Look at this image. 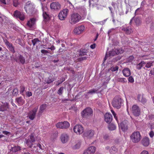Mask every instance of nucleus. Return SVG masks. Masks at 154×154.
Wrapping results in <instances>:
<instances>
[{"label": "nucleus", "instance_id": "obj_4", "mask_svg": "<svg viewBox=\"0 0 154 154\" xmlns=\"http://www.w3.org/2000/svg\"><path fill=\"white\" fill-rule=\"evenodd\" d=\"M122 101V100L120 97L116 96L113 100L112 104L113 107L118 109L120 108Z\"/></svg>", "mask_w": 154, "mask_h": 154}, {"label": "nucleus", "instance_id": "obj_31", "mask_svg": "<svg viewBox=\"0 0 154 154\" xmlns=\"http://www.w3.org/2000/svg\"><path fill=\"white\" fill-rule=\"evenodd\" d=\"M16 101L19 105L21 106L23 105L25 103V100L21 97L16 99Z\"/></svg>", "mask_w": 154, "mask_h": 154}, {"label": "nucleus", "instance_id": "obj_63", "mask_svg": "<svg viewBox=\"0 0 154 154\" xmlns=\"http://www.w3.org/2000/svg\"><path fill=\"white\" fill-rule=\"evenodd\" d=\"M2 133L5 134V135H8V134H9L10 133L9 132H8L7 131H2Z\"/></svg>", "mask_w": 154, "mask_h": 154}, {"label": "nucleus", "instance_id": "obj_36", "mask_svg": "<svg viewBox=\"0 0 154 154\" xmlns=\"http://www.w3.org/2000/svg\"><path fill=\"white\" fill-rule=\"evenodd\" d=\"M117 149L114 146H112L109 150L110 153L112 154L116 153L117 151Z\"/></svg>", "mask_w": 154, "mask_h": 154}, {"label": "nucleus", "instance_id": "obj_51", "mask_svg": "<svg viewBox=\"0 0 154 154\" xmlns=\"http://www.w3.org/2000/svg\"><path fill=\"white\" fill-rule=\"evenodd\" d=\"M44 48H46L47 49H50L51 50H54L55 49V48L53 45H52L51 47H48V48H45L44 47Z\"/></svg>", "mask_w": 154, "mask_h": 154}, {"label": "nucleus", "instance_id": "obj_8", "mask_svg": "<svg viewBox=\"0 0 154 154\" xmlns=\"http://www.w3.org/2000/svg\"><path fill=\"white\" fill-rule=\"evenodd\" d=\"M38 109V106L35 107L28 113V117L31 120H32L35 119Z\"/></svg>", "mask_w": 154, "mask_h": 154}, {"label": "nucleus", "instance_id": "obj_27", "mask_svg": "<svg viewBox=\"0 0 154 154\" xmlns=\"http://www.w3.org/2000/svg\"><path fill=\"white\" fill-rule=\"evenodd\" d=\"M123 75L125 77H129L131 75V71L130 69L127 68L124 69L122 70Z\"/></svg>", "mask_w": 154, "mask_h": 154}, {"label": "nucleus", "instance_id": "obj_59", "mask_svg": "<svg viewBox=\"0 0 154 154\" xmlns=\"http://www.w3.org/2000/svg\"><path fill=\"white\" fill-rule=\"evenodd\" d=\"M140 154H149V153L147 151L143 150L141 152Z\"/></svg>", "mask_w": 154, "mask_h": 154}, {"label": "nucleus", "instance_id": "obj_21", "mask_svg": "<svg viewBox=\"0 0 154 154\" xmlns=\"http://www.w3.org/2000/svg\"><path fill=\"white\" fill-rule=\"evenodd\" d=\"M141 143L144 146H148L150 143L149 138L146 137L143 138L141 141Z\"/></svg>", "mask_w": 154, "mask_h": 154}, {"label": "nucleus", "instance_id": "obj_64", "mask_svg": "<svg viewBox=\"0 0 154 154\" xmlns=\"http://www.w3.org/2000/svg\"><path fill=\"white\" fill-rule=\"evenodd\" d=\"M70 100L69 99H64L62 100V101L63 102H65L66 101H69Z\"/></svg>", "mask_w": 154, "mask_h": 154}, {"label": "nucleus", "instance_id": "obj_9", "mask_svg": "<svg viewBox=\"0 0 154 154\" xmlns=\"http://www.w3.org/2000/svg\"><path fill=\"white\" fill-rule=\"evenodd\" d=\"M3 39L4 42L6 45L7 48L11 53H15V51L14 49V47L13 46V44L11 43L8 41L7 39Z\"/></svg>", "mask_w": 154, "mask_h": 154}, {"label": "nucleus", "instance_id": "obj_56", "mask_svg": "<svg viewBox=\"0 0 154 154\" xmlns=\"http://www.w3.org/2000/svg\"><path fill=\"white\" fill-rule=\"evenodd\" d=\"M87 57H82L81 58H79V61H83L84 60H85L87 59Z\"/></svg>", "mask_w": 154, "mask_h": 154}, {"label": "nucleus", "instance_id": "obj_61", "mask_svg": "<svg viewBox=\"0 0 154 154\" xmlns=\"http://www.w3.org/2000/svg\"><path fill=\"white\" fill-rule=\"evenodd\" d=\"M150 74L151 75H154V68L152 69L150 71Z\"/></svg>", "mask_w": 154, "mask_h": 154}, {"label": "nucleus", "instance_id": "obj_5", "mask_svg": "<svg viewBox=\"0 0 154 154\" xmlns=\"http://www.w3.org/2000/svg\"><path fill=\"white\" fill-rule=\"evenodd\" d=\"M34 134L32 133L29 136L28 139H26V143L29 147L32 148L34 145L33 143L35 141V137Z\"/></svg>", "mask_w": 154, "mask_h": 154}, {"label": "nucleus", "instance_id": "obj_23", "mask_svg": "<svg viewBox=\"0 0 154 154\" xmlns=\"http://www.w3.org/2000/svg\"><path fill=\"white\" fill-rule=\"evenodd\" d=\"M36 148H37L35 150L36 152L40 153L43 150L41 145L39 144H35L32 148L35 150Z\"/></svg>", "mask_w": 154, "mask_h": 154}, {"label": "nucleus", "instance_id": "obj_34", "mask_svg": "<svg viewBox=\"0 0 154 154\" xmlns=\"http://www.w3.org/2000/svg\"><path fill=\"white\" fill-rule=\"evenodd\" d=\"M46 107V104H42L41 105L39 109L38 113V115H40L41 114L45 109Z\"/></svg>", "mask_w": 154, "mask_h": 154}, {"label": "nucleus", "instance_id": "obj_62", "mask_svg": "<svg viewBox=\"0 0 154 154\" xmlns=\"http://www.w3.org/2000/svg\"><path fill=\"white\" fill-rule=\"evenodd\" d=\"M90 48H91L92 49H94L95 48V44H94L93 45H91L90 46Z\"/></svg>", "mask_w": 154, "mask_h": 154}, {"label": "nucleus", "instance_id": "obj_54", "mask_svg": "<svg viewBox=\"0 0 154 154\" xmlns=\"http://www.w3.org/2000/svg\"><path fill=\"white\" fill-rule=\"evenodd\" d=\"M141 9L140 8H138L135 11V15H137L139 14V12L141 10Z\"/></svg>", "mask_w": 154, "mask_h": 154}, {"label": "nucleus", "instance_id": "obj_47", "mask_svg": "<svg viewBox=\"0 0 154 154\" xmlns=\"http://www.w3.org/2000/svg\"><path fill=\"white\" fill-rule=\"evenodd\" d=\"M119 67L117 66H116L115 67H112L110 69V70L112 72H115L116 71H117Z\"/></svg>", "mask_w": 154, "mask_h": 154}, {"label": "nucleus", "instance_id": "obj_45", "mask_svg": "<svg viewBox=\"0 0 154 154\" xmlns=\"http://www.w3.org/2000/svg\"><path fill=\"white\" fill-rule=\"evenodd\" d=\"M25 88L24 86H20V94H23V93L25 90Z\"/></svg>", "mask_w": 154, "mask_h": 154}, {"label": "nucleus", "instance_id": "obj_39", "mask_svg": "<svg viewBox=\"0 0 154 154\" xmlns=\"http://www.w3.org/2000/svg\"><path fill=\"white\" fill-rule=\"evenodd\" d=\"M116 80L118 82H121L122 83L127 82L126 79L125 78H118Z\"/></svg>", "mask_w": 154, "mask_h": 154}, {"label": "nucleus", "instance_id": "obj_16", "mask_svg": "<svg viewBox=\"0 0 154 154\" xmlns=\"http://www.w3.org/2000/svg\"><path fill=\"white\" fill-rule=\"evenodd\" d=\"M96 149L95 147L93 146H91L84 151L83 154H94L96 151Z\"/></svg>", "mask_w": 154, "mask_h": 154}, {"label": "nucleus", "instance_id": "obj_25", "mask_svg": "<svg viewBox=\"0 0 154 154\" xmlns=\"http://www.w3.org/2000/svg\"><path fill=\"white\" fill-rule=\"evenodd\" d=\"M60 139L62 142L63 143H65L68 141L69 137L66 134H62L61 136Z\"/></svg>", "mask_w": 154, "mask_h": 154}, {"label": "nucleus", "instance_id": "obj_32", "mask_svg": "<svg viewBox=\"0 0 154 154\" xmlns=\"http://www.w3.org/2000/svg\"><path fill=\"white\" fill-rule=\"evenodd\" d=\"M54 78L52 76H49L48 78L46 79L45 81L48 84H50L55 80Z\"/></svg>", "mask_w": 154, "mask_h": 154}, {"label": "nucleus", "instance_id": "obj_14", "mask_svg": "<svg viewBox=\"0 0 154 154\" xmlns=\"http://www.w3.org/2000/svg\"><path fill=\"white\" fill-rule=\"evenodd\" d=\"M85 29L84 25H81L75 28L74 30V33L77 35H79L82 33Z\"/></svg>", "mask_w": 154, "mask_h": 154}, {"label": "nucleus", "instance_id": "obj_40", "mask_svg": "<svg viewBox=\"0 0 154 154\" xmlns=\"http://www.w3.org/2000/svg\"><path fill=\"white\" fill-rule=\"evenodd\" d=\"M135 22L137 26H139L140 25L141 22L139 18H137L135 20Z\"/></svg>", "mask_w": 154, "mask_h": 154}, {"label": "nucleus", "instance_id": "obj_20", "mask_svg": "<svg viewBox=\"0 0 154 154\" xmlns=\"http://www.w3.org/2000/svg\"><path fill=\"white\" fill-rule=\"evenodd\" d=\"M7 54V53L5 51H2L1 52H0V60L3 61H7L8 59Z\"/></svg>", "mask_w": 154, "mask_h": 154}, {"label": "nucleus", "instance_id": "obj_11", "mask_svg": "<svg viewBox=\"0 0 154 154\" xmlns=\"http://www.w3.org/2000/svg\"><path fill=\"white\" fill-rule=\"evenodd\" d=\"M69 122L65 121L63 122H58L56 124V126L57 128L66 129L69 128Z\"/></svg>", "mask_w": 154, "mask_h": 154}, {"label": "nucleus", "instance_id": "obj_42", "mask_svg": "<svg viewBox=\"0 0 154 154\" xmlns=\"http://www.w3.org/2000/svg\"><path fill=\"white\" fill-rule=\"evenodd\" d=\"M20 4L18 0H13V5L15 7H17Z\"/></svg>", "mask_w": 154, "mask_h": 154}, {"label": "nucleus", "instance_id": "obj_6", "mask_svg": "<svg viewBox=\"0 0 154 154\" xmlns=\"http://www.w3.org/2000/svg\"><path fill=\"white\" fill-rule=\"evenodd\" d=\"M92 113L93 111L92 109L90 107H88L82 111L81 114L83 118H86L91 116L92 114Z\"/></svg>", "mask_w": 154, "mask_h": 154}, {"label": "nucleus", "instance_id": "obj_18", "mask_svg": "<svg viewBox=\"0 0 154 154\" xmlns=\"http://www.w3.org/2000/svg\"><path fill=\"white\" fill-rule=\"evenodd\" d=\"M14 15L15 17L18 18L21 20H23L25 19V17L23 14L17 10L14 11Z\"/></svg>", "mask_w": 154, "mask_h": 154}, {"label": "nucleus", "instance_id": "obj_7", "mask_svg": "<svg viewBox=\"0 0 154 154\" xmlns=\"http://www.w3.org/2000/svg\"><path fill=\"white\" fill-rule=\"evenodd\" d=\"M94 134V132L93 130H86L83 134V137L85 139H91Z\"/></svg>", "mask_w": 154, "mask_h": 154}, {"label": "nucleus", "instance_id": "obj_48", "mask_svg": "<svg viewBox=\"0 0 154 154\" xmlns=\"http://www.w3.org/2000/svg\"><path fill=\"white\" fill-rule=\"evenodd\" d=\"M116 54V53L115 50H112L109 52V55L110 56H114Z\"/></svg>", "mask_w": 154, "mask_h": 154}, {"label": "nucleus", "instance_id": "obj_52", "mask_svg": "<svg viewBox=\"0 0 154 154\" xmlns=\"http://www.w3.org/2000/svg\"><path fill=\"white\" fill-rule=\"evenodd\" d=\"M111 112H112V113L113 115L114 116V117L115 119L116 120H117V116H116V114L115 113V112L112 110H111Z\"/></svg>", "mask_w": 154, "mask_h": 154}, {"label": "nucleus", "instance_id": "obj_33", "mask_svg": "<svg viewBox=\"0 0 154 154\" xmlns=\"http://www.w3.org/2000/svg\"><path fill=\"white\" fill-rule=\"evenodd\" d=\"M88 52V51L87 50L81 48L79 51V56H83L86 55Z\"/></svg>", "mask_w": 154, "mask_h": 154}, {"label": "nucleus", "instance_id": "obj_24", "mask_svg": "<svg viewBox=\"0 0 154 154\" xmlns=\"http://www.w3.org/2000/svg\"><path fill=\"white\" fill-rule=\"evenodd\" d=\"M122 30L126 34L128 35L130 34L133 32L131 26L124 27L122 28Z\"/></svg>", "mask_w": 154, "mask_h": 154}, {"label": "nucleus", "instance_id": "obj_53", "mask_svg": "<svg viewBox=\"0 0 154 154\" xmlns=\"http://www.w3.org/2000/svg\"><path fill=\"white\" fill-rule=\"evenodd\" d=\"M149 134L151 138H152L154 135V133L152 131H151L149 133Z\"/></svg>", "mask_w": 154, "mask_h": 154}, {"label": "nucleus", "instance_id": "obj_26", "mask_svg": "<svg viewBox=\"0 0 154 154\" xmlns=\"http://www.w3.org/2000/svg\"><path fill=\"white\" fill-rule=\"evenodd\" d=\"M16 61L17 62L19 61L21 63L23 64L25 63V60L24 57L22 55L19 54L17 57Z\"/></svg>", "mask_w": 154, "mask_h": 154}, {"label": "nucleus", "instance_id": "obj_50", "mask_svg": "<svg viewBox=\"0 0 154 154\" xmlns=\"http://www.w3.org/2000/svg\"><path fill=\"white\" fill-rule=\"evenodd\" d=\"M128 81L131 83H132L134 82V79L132 76H130L128 78Z\"/></svg>", "mask_w": 154, "mask_h": 154}, {"label": "nucleus", "instance_id": "obj_37", "mask_svg": "<svg viewBox=\"0 0 154 154\" xmlns=\"http://www.w3.org/2000/svg\"><path fill=\"white\" fill-rule=\"evenodd\" d=\"M21 148L18 146H14L13 147H12L11 150L13 152H15L20 150Z\"/></svg>", "mask_w": 154, "mask_h": 154}, {"label": "nucleus", "instance_id": "obj_1", "mask_svg": "<svg viewBox=\"0 0 154 154\" xmlns=\"http://www.w3.org/2000/svg\"><path fill=\"white\" fill-rule=\"evenodd\" d=\"M81 16L78 13H74L71 15L69 22L72 25H74L79 22L81 19Z\"/></svg>", "mask_w": 154, "mask_h": 154}, {"label": "nucleus", "instance_id": "obj_44", "mask_svg": "<svg viewBox=\"0 0 154 154\" xmlns=\"http://www.w3.org/2000/svg\"><path fill=\"white\" fill-rule=\"evenodd\" d=\"M18 89L17 88H14L13 91L12 95L13 96L17 95L18 93Z\"/></svg>", "mask_w": 154, "mask_h": 154}, {"label": "nucleus", "instance_id": "obj_28", "mask_svg": "<svg viewBox=\"0 0 154 154\" xmlns=\"http://www.w3.org/2000/svg\"><path fill=\"white\" fill-rule=\"evenodd\" d=\"M137 98L139 102H141L143 104H144L146 102V99L143 97V95L140 94H138L137 95Z\"/></svg>", "mask_w": 154, "mask_h": 154}, {"label": "nucleus", "instance_id": "obj_17", "mask_svg": "<svg viewBox=\"0 0 154 154\" xmlns=\"http://www.w3.org/2000/svg\"><path fill=\"white\" fill-rule=\"evenodd\" d=\"M128 121L125 120L121 123L119 127H120L122 130L124 132L126 131L128 129Z\"/></svg>", "mask_w": 154, "mask_h": 154}, {"label": "nucleus", "instance_id": "obj_60", "mask_svg": "<svg viewBox=\"0 0 154 154\" xmlns=\"http://www.w3.org/2000/svg\"><path fill=\"white\" fill-rule=\"evenodd\" d=\"M115 52L116 53V54H118L120 53V50L118 49H116L115 50Z\"/></svg>", "mask_w": 154, "mask_h": 154}, {"label": "nucleus", "instance_id": "obj_10", "mask_svg": "<svg viewBox=\"0 0 154 154\" xmlns=\"http://www.w3.org/2000/svg\"><path fill=\"white\" fill-rule=\"evenodd\" d=\"M68 10L66 9L60 11L58 14L59 19L61 20H63L66 18L68 13Z\"/></svg>", "mask_w": 154, "mask_h": 154}, {"label": "nucleus", "instance_id": "obj_35", "mask_svg": "<svg viewBox=\"0 0 154 154\" xmlns=\"http://www.w3.org/2000/svg\"><path fill=\"white\" fill-rule=\"evenodd\" d=\"M146 63L144 61H142L139 64H137V65L136 67L137 69H140L144 65L146 64Z\"/></svg>", "mask_w": 154, "mask_h": 154}, {"label": "nucleus", "instance_id": "obj_46", "mask_svg": "<svg viewBox=\"0 0 154 154\" xmlns=\"http://www.w3.org/2000/svg\"><path fill=\"white\" fill-rule=\"evenodd\" d=\"M97 90L95 89H91L88 92V94H92L93 93H95L97 91Z\"/></svg>", "mask_w": 154, "mask_h": 154}, {"label": "nucleus", "instance_id": "obj_3", "mask_svg": "<svg viewBox=\"0 0 154 154\" xmlns=\"http://www.w3.org/2000/svg\"><path fill=\"white\" fill-rule=\"evenodd\" d=\"M35 8L34 4L30 1L27 2L24 7L26 11L29 14H32L33 13Z\"/></svg>", "mask_w": 154, "mask_h": 154}, {"label": "nucleus", "instance_id": "obj_2", "mask_svg": "<svg viewBox=\"0 0 154 154\" xmlns=\"http://www.w3.org/2000/svg\"><path fill=\"white\" fill-rule=\"evenodd\" d=\"M131 141L134 143L139 142L141 138V136L139 131H134L130 135Z\"/></svg>", "mask_w": 154, "mask_h": 154}, {"label": "nucleus", "instance_id": "obj_12", "mask_svg": "<svg viewBox=\"0 0 154 154\" xmlns=\"http://www.w3.org/2000/svg\"><path fill=\"white\" fill-rule=\"evenodd\" d=\"M50 7L51 9L54 11H58L60 9L61 5L58 2H55L51 3Z\"/></svg>", "mask_w": 154, "mask_h": 154}, {"label": "nucleus", "instance_id": "obj_15", "mask_svg": "<svg viewBox=\"0 0 154 154\" xmlns=\"http://www.w3.org/2000/svg\"><path fill=\"white\" fill-rule=\"evenodd\" d=\"M83 128L82 125H76L74 126L73 131L74 132L78 134H80L83 131Z\"/></svg>", "mask_w": 154, "mask_h": 154}, {"label": "nucleus", "instance_id": "obj_43", "mask_svg": "<svg viewBox=\"0 0 154 154\" xmlns=\"http://www.w3.org/2000/svg\"><path fill=\"white\" fill-rule=\"evenodd\" d=\"M63 87H60L58 91L57 94L59 95H62L63 93Z\"/></svg>", "mask_w": 154, "mask_h": 154}, {"label": "nucleus", "instance_id": "obj_13", "mask_svg": "<svg viewBox=\"0 0 154 154\" xmlns=\"http://www.w3.org/2000/svg\"><path fill=\"white\" fill-rule=\"evenodd\" d=\"M132 112L136 116H139L140 114V110L139 107L136 105H134L131 109Z\"/></svg>", "mask_w": 154, "mask_h": 154}, {"label": "nucleus", "instance_id": "obj_22", "mask_svg": "<svg viewBox=\"0 0 154 154\" xmlns=\"http://www.w3.org/2000/svg\"><path fill=\"white\" fill-rule=\"evenodd\" d=\"M43 17L44 19L46 20H48L49 19V15L48 12V9L46 8H43Z\"/></svg>", "mask_w": 154, "mask_h": 154}, {"label": "nucleus", "instance_id": "obj_38", "mask_svg": "<svg viewBox=\"0 0 154 154\" xmlns=\"http://www.w3.org/2000/svg\"><path fill=\"white\" fill-rule=\"evenodd\" d=\"M108 128L110 130L112 131L116 129V127L115 125L111 124L109 125Z\"/></svg>", "mask_w": 154, "mask_h": 154}, {"label": "nucleus", "instance_id": "obj_57", "mask_svg": "<svg viewBox=\"0 0 154 154\" xmlns=\"http://www.w3.org/2000/svg\"><path fill=\"white\" fill-rule=\"evenodd\" d=\"M58 136V133L57 132H55L52 135V136H53L54 137H53L54 138H56Z\"/></svg>", "mask_w": 154, "mask_h": 154}, {"label": "nucleus", "instance_id": "obj_29", "mask_svg": "<svg viewBox=\"0 0 154 154\" xmlns=\"http://www.w3.org/2000/svg\"><path fill=\"white\" fill-rule=\"evenodd\" d=\"M8 103H5L3 105L0 106V111H4L7 110L9 108Z\"/></svg>", "mask_w": 154, "mask_h": 154}, {"label": "nucleus", "instance_id": "obj_30", "mask_svg": "<svg viewBox=\"0 0 154 154\" xmlns=\"http://www.w3.org/2000/svg\"><path fill=\"white\" fill-rule=\"evenodd\" d=\"M35 18H32L28 21L26 25L29 27L31 28L35 24Z\"/></svg>", "mask_w": 154, "mask_h": 154}, {"label": "nucleus", "instance_id": "obj_49", "mask_svg": "<svg viewBox=\"0 0 154 154\" xmlns=\"http://www.w3.org/2000/svg\"><path fill=\"white\" fill-rule=\"evenodd\" d=\"M153 66L152 63V62H148L146 64V67L147 68H149L151 67V66Z\"/></svg>", "mask_w": 154, "mask_h": 154}, {"label": "nucleus", "instance_id": "obj_19", "mask_svg": "<svg viewBox=\"0 0 154 154\" xmlns=\"http://www.w3.org/2000/svg\"><path fill=\"white\" fill-rule=\"evenodd\" d=\"M104 120L108 124H110L112 120V115L109 113H106L104 115Z\"/></svg>", "mask_w": 154, "mask_h": 154}, {"label": "nucleus", "instance_id": "obj_58", "mask_svg": "<svg viewBox=\"0 0 154 154\" xmlns=\"http://www.w3.org/2000/svg\"><path fill=\"white\" fill-rule=\"evenodd\" d=\"M41 52L43 54L46 53H49L48 51L46 50L43 49L41 51Z\"/></svg>", "mask_w": 154, "mask_h": 154}, {"label": "nucleus", "instance_id": "obj_41", "mask_svg": "<svg viewBox=\"0 0 154 154\" xmlns=\"http://www.w3.org/2000/svg\"><path fill=\"white\" fill-rule=\"evenodd\" d=\"M39 42V41L38 38H35L32 40V43L33 46H35L37 42Z\"/></svg>", "mask_w": 154, "mask_h": 154}, {"label": "nucleus", "instance_id": "obj_55", "mask_svg": "<svg viewBox=\"0 0 154 154\" xmlns=\"http://www.w3.org/2000/svg\"><path fill=\"white\" fill-rule=\"evenodd\" d=\"M32 94L31 92L28 91L26 92V95L28 97H30L32 96Z\"/></svg>", "mask_w": 154, "mask_h": 154}]
</instances>
